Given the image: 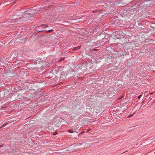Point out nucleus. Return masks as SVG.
<instances>
[{"label":"nucleus","mask_w":155,"mask_h":155,"mask_svg":"<svg viewBox=\"0 0 155 155\" xmlns=\"http://www.w3.org/2000/svg\"><path fill=\"white\" fill-rule=\"evenodd\" d=\"M53 31V30L52 29H51L50 30H49L48 31H46V32H51Z\"/></svg>","instance_id":"nucleus-2"},{"label":"nucleus","mask_w":155,"mask_h":155,"mask_svg":"<svg viewBox=\"0 0 155 155\" xmlns=\"http://www.w3.org/2000/svg\"><path fill=\"white\" fill-rule=\"evenodd\" d=\"M141 97V95H139V96H138V98H140Z\"/></svg>","instance_id":"nucleus-6"},{"label":"nucleus","mask_w":155,"mask_h":155,"mask_svg":"<svg viewBox=\"0 0 155 155\" xmlns=\"http://www.w3.org/2000/svg\"><path fill=\"white\" fill-rule=\"evenodd\" d=\"M45 26L46 27V28L48 26V25H45Z\"/></svg>","instance_id":"nucleus-8"},{"label":"nucleus","mask_w":155,"mask_h":155,"mask_svg":"<svg viewBox=\"0 0 155 155\" xmlns=\"http://www.w3.org/2000/svg\"><path fill=\"white\" fill-rule=\"evenodd\" d=\"M133 114H131V115H129L128 116V118H130V117H131L133 116Z\"/></svg>","instance_id":"nucleus-4"},{"label":"nucleus","mask_w":155,"mask_h":155,"mask_svg":"<svg viewBox=\"0 0 155 155\" xmlns=\"http://www.w3.org/2000/svg\"><path fill=\"white\" fill-rule=\"evenodd\" d=\"M63 60V59H60L59 60V61H62Z\"/></svg>","instance_id":"nucleus-7"},{"label":"nucleus","mask_w":155,"mask_h":155,"mask_svg":"<svg viewBox=\"0 0 155 155\" xmlns=\"http://www.w3.org/2000/svg\"><path fill=\"white\" fill-rule=\"evenodd\" d=\"M1 43H1V42H0V45H1Z\"/></svg>","instance_id":"nucleus-9"},{"label":"nucleus","mask_w":155,"mask_h":155,"mask_svg":"<svg viewBox=\"0 0 155 155\" xmlns=\"http://www.w3.org/2000/svg\"><path fill=\"white\" fill-rule=\"evenodd\" d=\"M68 132L71 133H73V131L71 130H68Z\"/></svg>","instance_id":"nucleus-3"},{"label":"nucleus","mask_w":155,"mask_h":155,"mask_svg":"<svg viewBox=\"0 0 155 155\" xmlns=\"http://www.w3.org/2000/svg\"><path fill=\"white\" fill-rule=\"evenodd\" d=\"M45 26V25H41V26H42L44 28H46V27Z\"/></svg>","instance_id":"nucleus-5"},{"label":"nucleus","mask_w":155,"mask_h":155,"mask_svg":"<svg viewBox=\"0 0 155 155\" xmlns=\"http://www.w3.org/2000/svg\"><path fill=\"white\" fill-rule=\"evenodd\" d=\"M1 3H0V5H1Z\"/></svg>","instance_id":"nucleus-10"},{"label":"nucleus","mask_w":155,"mask_h":155,"mask_svg":"<svg viewBox=\"0 0 155 155\" xmlns=\"http://www.w3.org/2000/svg\"><path fill=\"white\" fill-rule=\"evenodd\" d=\"M80 48V46H78V47H75V48H74L73 50H74V51H76V50H78V49H79Z\"/></svg>","instance_id":"nucleus-1"}]
</instances>
